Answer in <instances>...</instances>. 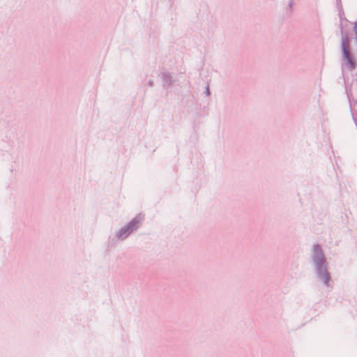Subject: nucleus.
<instances>
[{
    "label": "nucleus",
    "mask_w": 357,
    "mask_h": 357,
    "mask_svg": "<svg viewBox=\"0 0 357 357\" xmlns=\"http://www.w3.org/2000/svg\"><path fill=\"white\" fill-rule=\"evenodd\" d=\"M342 50L344 59L347 60V61L351 64V68H353L354 67V63L352 59L350 56L349 44L347 39L342 40Z\"/></svg>",
    "instance_id": "f257e3e1"
},
{
    "label": "nucleus",
    "mask_w": 357,
    "mask_h": 357,
    "mask_svg": "<svg viewBox=\"0 0 357 357\" xmlns=\"http://www.w3.org/2000/svg\"><path fill=\"white\" fill-rule=\"evenodd\" d=\"M314 252H316L317 253L321 252V248H320V247H319V245H315V246L314 247Z\"/></svg>",
    "instance_id": "f03ea898"
}]
</instances>
